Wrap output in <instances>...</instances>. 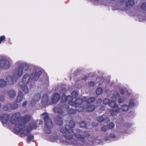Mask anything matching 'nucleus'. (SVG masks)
I'll return each instance as SVG.
<instances>
[{"mask_svg":"<svg viewBox=\"0 0 146 146\" xmlns=\"http://www.w3.org/2000/svg\"><path fill=\"white\" fill-rule=\"evenodd\" d=\"M62 97L61 100L63 102L67 101L68 104L70 106H75L77 105H80L82 104V102L87 101V103H91L94 102L95 99L94 97L89 98L88 100L87 98L84 97L82 99H76V98L78 96V94L76 92L74 91L71 93L72 96H68L66 97L64 94V93L66 91L65 88H63L62 89ZM60 94H62V92H60Z\"/></svg>","mask_w":146,"mask_h":146,"instance_id":"nucleus-1","label":"nucleus"},{"mask_svg":"<svg viewBox=\"0 0 146 146\" xmlns=\"http://www.w3.org/2000/svg\"><path fill=\"white\" fill-rule=\"evenodd\" d=\"M20 116L19 113L13 114L10 118L9 122L11 124L15 125L14 129L16 132L19 133L22 137L26 136L29 131L27 126H24V123H22Z\"/></svg>","mask_w":146,"mask_h":146,"instance_id":"nucleus-2","label":"nucleus"},{"mask_svg":"<svg viewBox=\"0 0 146 146\" xmlns=\"http://www.w3.org/2000/svg\"><path fill=\"white\" fill-rule=\"evenodd\" d=\"M41 74L42 72L41 71L37 68H34L31 75L27 73L24 75L22 78V83L25 85H27L32 80L35 81L37 80Z\"/></svg>","mask_w":146,"mask_h":146,"instance_id":"nucleus-3","label":"nucleus"},{"mask_svg":"<svg viewBox=\"0 0 146 146\" xmlns=\"http://www.w3.org/2000/svg\"><path fill=\"white\" fill-rule=\"evenodd\" d=\"M74 136L77 138L80 139L72 141L71 140L67 141L65 139L64 141H61L62 142L64 143L65 145H72L74 146H82L84 144V141H85L84 137L80 134H74Z\"/></svg>","mask_w":146,"mask_h":146,"instance_id":"nucleus-4","label":"nucleus"},{"mask_svg":"<svg viewBox=\"0 0 146 146\" xmlns=\"http://www.w3.org/2000/svg\"><path fill=\"white\" fill-rule=\"evenodd\" d=\"M117 96L113 95L111 97V101L109 106L111 108H113L111 113V115L114 116L116 115L119 112L120 108L116 104L117 97Z\"/></svg>","mask_w":146,"mask_h":146,"instance_id":"nucleus-5","label":"nucleus"},{"mask_svg":"<svg viewBox=\"0 0 146 146\" xmlns=\"http://www.w3.org/2000/svg\"><path fill=\"white\" fill-rule=\"evenodd\" d=\"M11 63L9 60L5 58L0 59V68L2 69L7 70L11 66Z\"/></svg>","mask_w":146,"mask_h":146,"instance_id":"nucleus-6","label":"nucleus"},{"mask_svg":"<svg viewBox=\"0 0 146 146\" xmlns=\"http://www.w3.org/2000/svg\"><path fill=\"white\" fill-rule=\"evenodd\" d=\"M75 109L76 110L79 112L82 111H94L95 109V106L93 105L90 106L88 107H85L82 106H75Z\"/></svg>","mask_w":146,"mask_h":146,"instance_id":"nucleus-7","label":"nucleus"},{"mask_svg":"<svg viewBox=\"0 0 146 146\" xmlns=\"http://www.w3.org/2000/svg\"><path fill=\"white\" fill-rule=\"evenodd\" d=\"M44 122L45 124L44 131L47 133H50L51 132V129L53 127L52 122L50 119H48Z\"/></svg>","mask_w":146,"mask_h":146,"instance_id":"nucleus-8","label":"nucleus"},{"mask_svg":"<svg viewBox=\"0 0 146 146\" xmlns=\"http://www.w3.org/2000/svg\"><path fill=\"white\" fill-rule=\"evenodd\" d=\"M23 70L20 64L14 71L13 74L16 77V78H19L23 74Z\"/></svg>","mask_w":146,"mask_h":146,"instance_id":"nucleus-9","label":"nucleus"},{"mask_svg":"<svg viewBox=\"0 0 146 146\" xmlns=\"http://www.w3.org/2000/svg\"><path fill=\"white\" fill-rule=\"evenodd\" d=\"M60 131L62 133L65 134L64 135V136L67 139L70 140L72 138L73 131L71 132L70 130L64 129V128H61L60 129Z\"/></svg>","mask_w":146,"mask_h":146,"instance_id":"nucleus-10","label":"nucleus"},{"mask_svg":"<svg viewBox=\"0 0 146 146\" xmlns=\"http://www.w3.org/2000/svg\"><path fill=\"white\" fill-rule=\"evenodd\" d=\"M20 64L22 67L23 70L25 71H27L31 68V72H32L34 68H36L33 65H30L29 64L27 63H21Z\"/></svg>","mask_w":146,"mask_h":146,"instance_id":"nucleus-11","label":"nucleus"},{"mask_svg":"<svg viewBox=\"0 0 146 146\" xmlns=\"http://www.w3.org/2000/svg\"><path fill=\"white\" fill-rule=\"evenodd\" d=\"M75 124L74 122L72 121H70L68 123L65 125L64 127H62L64 128V129L67 130H70L71 132H73V128L74 127Z\"/></svg>","mask_w":146,"mask_h":146,"instance_id":"nucleus-12","label":"nucleus"},{"mask_svg":"<svg viewBox=\"0 0 146 146\" xmlns=\"http://www.w3.org/2000/svg\"><path fill=\"white\" fill-rule=\"evenodd\" d=\"M10 118L8 114H3L1 116L0 119L2 123L5 124L9 121Z\"/></svg>","mask_w":146,"mask_h":146,"instance_id":"nucleus-13","label":"nucleus"},{"mask_svg":"<svg viewBox=\"0 0 146 146\" xmlns=\"http://www.w3.org/2000/svg\"><path fill=\"white\" fill-rule=\"evenodd\" d=\"M18 78H16V77L13 74V77L10 76H8L6 78V80L9 84H12Z\"/></svg>","mask_w":146,"mask_h":146,"instance_id":"nucleus-14","label":"nucleus"},{"mask_svg":"<svg viewBox=\"0 0 146 146\" xmlns=\"http://www.w3.org/2000/svg\"><path fill=\"white\" fill-rule=\"evenodd\" d=\"M41 97V95L39 94L35 95L33 97L32 100L31 102V104L32 106L35 105L36 103L39 101Z\"/></svg>","mask_w":146,"mask_h":146,"instance_id":"nucleus-15","label":"nucleus"},{"mask_svg":"<svg viewBox=\"0 0 146 146\" xmlns=\"http://www.w3.org/2000/svg\"><path fill=\"white\" fill-rule=\"evenodd\" d=\"M48 97L47 94H44L42 97L41 103L43 105H48L50 104V103L48 101Z\"/></svg>","mask_w":146,"mask_h":146,"instance_id":"nucleus-16","label":"nucleus"},{"mask_svg":"<svg viewBox=\"0 0 146 146\" xmlns=\"http://www.w3.org/2000/svg\"><path fill=\"white\" fill-rule=\"evenodd\" d=\"M32 118V116L29 115H26L23 117L22 120H21V121L22 123H24L25 126H26L25 125V123L29 122Z\"/></svg>","mask_w":146,"mask_h":146,"instance_id":"nucleus-17","label":"nucleus"},{"mask_svg":"<svg viewBox=\"0 0 146 146\" xmlns=\"http://www.w3.org/2000/svg\"><path fill=\"white\" fill-rule=\"evenodd\" d=\"M60 99V95L58 93H56L53 96L52 98V104H56L59 100Z\"/></svg>","mask_w":146,"mask_h":146,"instance_id":"nucleus-18","label":"nucleus"},{"mask_svg":"<svg viewBox=\"0 0 146 146\" xmlns=\"http://www.w3.org/2000/svg\"><path fill=\"white\" fill-rule=\"evenodd\" d=\"M113 95L117 96V100H118L119 103H123L125 102L127 100L128 98H125L124 97H121L120 96V95L118 94H114Z\"/></svg>","mask_w":146,"mask_h":146,"instance_id":"nucleus-19","label":"nucleus"},{"mask_svg":"<svg viewBox=\"0 0 146 146\" xmlns=\"http://www.w3.org/2000/svg\"><path fill=\"white\" fill-rule=\"evenodd\" d=\"M24 94L21 92H19L18 94L17 97V98L16 100V102L17 103H19L21 102L23 98Z\"/></svg>","mask_w":146,"mask_h":146,"instance_id":"nucleus-20","label":"nucleus"},{"mask_svg":"<svg viewBox=\"0 0 146 146\" xmlns=\"http://www.w3.org/2000/svg\"><path fill=\"white\" fill-rule=\"evenodd\" d=\"M21 90L25 93H27L29 91L28 88L27 87V85H25L23 84L21 85Z\"/></svg>","mask_w":146,"mask_h":146,"instance_id":"nucleus-21","label":"nucleus"},{"mask_svg":"<svg viewBox=\"0 0 146 146\" xmlns=\"http://www.w3.org/2000/svg\"><path fill=\"white\" fill-rule=\"evenodd\" d=\"M7 94L10 98H13L16 96V92L13 90H10L8 91Z\"/></svg>","mask_w":146,"mask_h":146,"instance_id":"nucleus-22","label":"nucleus"},{"mask_svg":"<svg viewBox=\"0 0 146 146\" xmlns=\"http://www.w3.org/2000/svg\"><path fill=\"white\" fill-rule=\"evenodd\" d=\"M7 83L6 81L4 79H0V87H4L6 86Z\"/></svg>","mask_w":146,"mask_h":146,"instance_id":"nucleus-23","label":"nucleus"},{"mask_svg":"<svg viewBox=\"0 0 146 146\" xmlns=\"http://www.w3.org/2000/svg\"><path fill=\"white\" fill-rule=\"evenodd\" d=\"M129 108L128 106L125 104L123 105L121 107V110L124 111H128Z\"/></svg>","mask_w":146,"mask_h":146,"instance_id":"nucleus-24","label":"nucleus"},{"mask_svg":"<svg viewBox=\"0 0 146 146\" xmlns=\"http://www.w3.org/2000/svg\"><path fill=\"white\" fill-rule=\"evenodd\" d=\"M42 118H43L44 121H45V120H47L48 119H50L49 117L48 113L46 112H44L42 113Z\"/></svg>","mask_w":146,"mask_h":146,"instance_id":"nucleus-25","label":"nucleus"},{"mask_svg":"<svg viewBox=\"0 0 146 146\" xmlns=\"http://www.w3.org/2000/svg\"><path fill=\"white\" fill-rule=\"evenodd\" d=\"M55 121L56 123L58 125H61L63 124V121L62 118L59 117H58Z\"/></svg>","mask_w":146,"mask_h":146,"instance_id":"nucleus-26","label":"nucleus"},{"mask_svg":"<svg viewBox=\"0 0 146 146\" xmlns=\"http://www.w3.org/2000/svg\"><path fill=\"white\" fill-rule=\"evenodd\" d=\"M126 4L127 6H133L134 4V0H129L126 2Z\"/></svg>","mask_w":146,"mask_h":146,"instance_id":"nucleus-27","label":"nucleus"},{"mask_svg":"<svg viewBox=\"0 0 146 146\" xmlns=\"http://www.w3.org/2000/svg\"><path fill=\"white\" fill-rule=\"evenodd\" d=\"M111 101V98L110 100L106 98L103 101V103L104 104H109V105L110 104V102Z\"/></svg>","mask_w":146,"mask_h":146,"instance_id":"nucleus-28","label":"nucleus"},{"mask_svg":"<svg viewBox=\"0 0 146 146\" xmlns=\"http://www.w3.org/2000/svg\"><path fill=\"white\" fill-rule=\"evenodd\" d=\"M27 127H28V129L29 131V132L28 133V134L32 129H36L37 127L35 123L33 124L32 126L31 127L29 128L27 126Z\"/></svg>","mask_w":146,"mask_h":146,"instance_id":"nucleus-29","label":"nucleus"},{"mask_svg":"<svg viewBox=\"0 0 146 146\" xmlns=\"http://www.w3.org/2000/svg\"><path fill=\"white\" fill-rule=\"evenodd\" d=\"M102 90L101 88H98L96 90V93L97 94L100 95L102 92Z\"/></svg>","mask_w":146,"mask_h":146,"instance_id":"nucleus-30","label":"nucleus"},{"mask_svg":"<svg viewBox=\"0 0 146 146\" xmlns=\"http://www.w3.org/2000/svg\"><path fill=\"white\" fill-rule=\"evenodd\" d=\"M11 108L13 109H15L17 108L18 107V104L15 103H13L12 105H10Z\"/></svg>","mask_w":146,"mask_h":146,"instance_id":"nucleus-31","label":"nucleus"},{"mask_svg":"<svg viewBox=\"0 0 146 146\" xmlns=\"http://www.w3.org/2000/svg\"><path fill=\"white\" fill-rule=\"evenodd\" d=\"M135 105L134 102L131 101L129 103L128 106L129 108H132L135 106Z\"/></svg>","mask_w":146,"mask_h":146,"instance_id":"nucleus-32","label":"nucleus"},{"mask_svg":"<svg viewBox=\"0 0 146 146\" xmlns=\"http://www.w3.org/2000/svg\"><path fill=\"white\" fill-rule=\"evenodd\" d=\"M86 124L85 122L82 121L80 123V126L81 127H84L86 126Z\"/></svg>","mask_w":146,"mask_h":146,"instance_id":"nucleus-33","label":"nucleus"},{"mask_svg":"<svg viewBox=\"0 0 146 146\" xmlns=\"http://www.w3.org/2000/svg\"><path fill=\"white\" fill-rule=\"evenodd\" d=\"M104 118L102 116H101L98 117L97 120L99 122H101L104 120Z\"/></svg>","mask_w":146,"mask_h":146,"instance_id":"nucleus-34","label":"nucleus"},{"mask_svg":"<svg viewBox=\"0 0 146 146\" xmlns=\"http://www.w3.org/2000/svg\"><path fill=\"white\" fill-rule=\"evenodd\" d=\"M68 112L69 113L71 114H74L76 112V111L74 109L70 108L68 110Z\"/></svg>","mask_w":146,"mask_h":146,"instance_id":"nucleus-35","label":"nucleus"},{"mask_svg":"<svg viewBox=\"0 0 146 146\" xmlns=\"http://www.w3.org/2000/svg\"><path fill=\"white\" fill-rule=\"evenodd\" d=\"M141 8L143 9L146 10V3H143L141 6Z\"/></svg>","mask_w":146,"mask_h":146,"instance_id":"nucleus-36","label":"nucleus"},{"mask_svg":"<svg viewBox=\"0 0 146 146\" xmlns=\"http://www.w3.org/2000/svg\"><path fill=\"white\" fill-rule=\"evenodd\" d=\"M138 17L139 18V20L140 21L142 22L144 20H145L146 19L145 17H143L142 16H139Z\"/></svg>","mask_w":146,"mask_h":146,"instance_id":"nucleus-37","label":"nucleus"},{"mask_svg":"<svg viewBox=\"0 0 146 146\" xmlns=\"http://www.w3.org/2000/svg\"><path fill=\"white\" fill-rule=\"evenodd\" d=\"M115 126L114 124L113 123L111 122L110 123L108 126V128L109 129H111L114 127Z\"/></svg>","mask_w":146,"mask_h":146,"instance_id":"nucleus-38","label":"nucleus"},{"mask_svg":"<svg viewBox=\"0 0 146 146\" xmlns=\"http://www.w3.org/2000/svg\"><path fill=\"white\" fill-rule=\"evenodd\" d=\"M53 111L55 113H59L60 114L61 113L59 111V108H55L53 109Z\"/></svg>","mask_w":146,"mask_h":146,"instance_id":"nucleus-39","label":"nucleus"},{"mask_svg":"<svg viewBox=\"0 0 146 146\" xmlns=\"http://www.w3.org/2000/svg\"><path fill=\"white\" fill-rule=\"evenodd\" d=\"M34 137L32 135H29L28 137V141H31L33 139Z\"/></svg>","mask_w":146,"mask_h":146,"instance_id":"nucleus-40","label":"nucleus"},{"mask_svg":"<svg viewBox=\"0 0 146 146\" xmlns=\"http://www.w3.org/2000/svg\"><path fill=\"white\" fill-rule=\"evenodd\" d=\"M5 38V37L4 36H2L0 37V44L1 43L2 41L4 40Z\"/></svg>","mask_w":146,"mask_h":146,"instance_id":"nucleus-41","label":"nucleus"},{"mask_svg":"<svg viewBox=\"0 0 146 146\" xmlns=\"http://www.w3.org/2000/svg\"><path fill=\"white\" fill-rule=\"evenodd\" d=\"M95 85V83L94 82H91L89 83V85L90 86H92Z\"/></svg>","mask_w":146,"mask_h":146,"instance_id":"nucleus-42","label":"nucleus"},{"mask_svg":"<svg viewBox=\"0 0 146 146\" xmlns=\"http://www.w3.org/2000/svg\"><path fill=\"white\" fill-rule=\"evenodd\" d=\"M121 93L122 94H124L125 93H127V92H125L124 90L123 89H121L120 90Z\"/></svg>","mask_w":146,"mask_h":146,"instance_id":"nucleus-43","label":"nucleus"},{"mask_svg":"<svg viewBox=\"0 0 146 146\" xmlns=\"http://www.w3.org/2000/svg\"><path fill=\"white\" fill-rule=\"evenodd\" d=\"M97 102L98 104H100L102 103V99H99L97 100Z\"/></svg>","mask_w":146,"mask_h":146,"instance_id":"nucleus-44","label":"nucleus"},{"mask_svg":"<svg viewBox=\"0 0 146 146\" xmlns=\"http://www.w3.org/2000/svg\"><path fill=\"white\" fill-rule=\"evenodd\" d=\"M27 102L26 101H25L23 103V106L24 107H25L27 105Z\"/></svg>","mask_w":146,"mask_h":146,"instance_id":"nucleus-45","label":"nucleus"},{"mask_svg":"<svg viewBox=\"0 0 146 146\" xmlns=\"http://www.w3.org/2000/svg\"><path fill=\"white\" fill-rule=\"evenodd\" d=\"M101 130L102 131H105L106 130V126H104L102 127L101 128Z\"/></svg>","mask_w":146,"mask_h":146,"instance_id":"nucleus-46","label":"nucleus"},{"mask_svg":"<svg viewBox=\"0 0 146 146\" xmlns=\"http://www.w3.org/2000/svg\"><path fill=\"white\" fill-rule=\"evenodd\" d=\"M58 136L57 135H56V137H55L54 138V139H53L52 140H51V141L53 142L54 141H56L57 139L58 138Z\"/></svg>","mask_w":146,"mask_h":146,"instance_id":"nucleus-47","label":"nucleus"},{"mask_svg":"<svg viewBox=\"0 0 146 146\" xmlns=\"http://www.w3.org/2000/svg\"><path fill=\"white\" fill-rule=\"evenodd\" d=\"M104 120L106 122H108L110 121V119L109 117H106V119H104Z\"/></svg>","mask_w":146,"mask_h":146,"instance_id":"nucleus-48","label":"nucleus"},{"mask_svg":"<svg viewBox=\"0 0 146 146\" xmlns=\"http://www.w3.org/2000/svg\"><path fill=\"white\" fill-rule=\"evenodd\" d=\"M42 123V121H40L39 123H38L40 125Z\"/></svg>","mask_w":146,"mask_h":146,"instance_id":"nucleus-49","label":"nucleus"},{"mask_svg":"<svg viewBox=\"0 0 146 146\" xmlns=\"http://www.w3.org/2000/svg\"><path fill=\"white\" fill-rule=\"evenodd\" d=\"M121 1H124L125 0H120Z\"/></svg>","mask_w":146,"mask_h":146,"instance_id":"nucleus-50","label":"nucleus"},{"mask_svg":"<svg viewBox=\"0 0 146 146\" xmlns=\"http://www.w3.org/2000/svg\"><path fill=\"white\" fill-rule=\"evenodd\" d=\"M103 109H102V110H104L105 108H103Z\"/></svg>","mask_w":146,"mask_h":146,"instance_id":"nucleus-51","label":"nucleus"},{"mask_svg":"<svg viewBox=\"0 0 146 146\" xmlns=\"http://www.w3.org/2000/svg\"><path fill=\"white\" fill-rule=\"evenodd\" d=\"M111 137H114L115 136L114 135H113V136H111Z\"/></svg>","mask_w":146,"mask_h":146,"instance_id":"nucleus-52","label":"nucleus"},{"mask_svg":"<svg viewBox=\"0 0 146 146\" xmlns=\"http://www.w3.org/2000/svg\"><path fill=\"white\" fill-rule=\"evenodd\" d=\"M68 106H67V108H68Z\"/></svg>","mask_w":146,"mask_h":146,"instance_id":"nucleus-53","label":"nucleus"},{"mask_svg":"<svg viewBox=\"0 0 146 146\" xmlns=\"http://www.w3.org/2000/svg\"><path fill=\"white\" fill-rule=\"evenodd\" d=\"M96 125H97V124H96Z\"/></svg>","mask_w":146,"mask_h":146,"instance_id":"nucleus-54","label":"nucleus"}]
</instances>
